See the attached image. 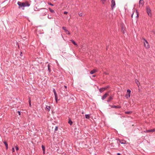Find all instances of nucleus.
Masks as SVG:
<instances>
[{
	"label": "nucleus",
	"instance_id": "f257e3e1",
	"mask_svg": "<svg viewBox=\"0 0 155 155\" xmlns=\"http://www.w3.org/2000/svg\"><path fill=\"white\" fill-rule=\"evenodd\" d=\"M17 4L19 6V8L23 10L24 9L25 7H28L30 5V4L28 3L21 2H18Z\"/></svg>",
	"mask_w": 155,
	"mask_h": 155
},
{
	"label": "nucleus",
	"instance_id": "f03ea898",
	"mask_svg": "<svg viewBox=\"0 0 155 155\" xmlns=\"http://www.w3.org/2000/svg\"><path fill=\"white\" fill-rule=\"evenodd\" d=\"M48 10L45 8L41 9V10L40 11V14L41 16H44L46 15V13L48 12Z\"/></svg>",
	"mask_w": 155,
	"mask_h": 155
},
{
	"label": "nucleus",
	"instance_id": "7ed1b4c3",
	"mask_svg": "<svg viewBox=\"0 0 155 155\" xmlns=\"http://www.w3.org/2000/svg\"><path fill=\"white\" fill-rule=\"evenodd\" d=\"M146 12L148 15L150 17H151L152 15L150 7L149 6H146Z\"/></svg>",
	"mask_w": 155,
	"mask_h": 155
},
{
	"label": "nucleus",
	"instance_id": "20e7f679",
	"mask_svg": "<svg viewBox=\"0 0 155 155\" xmlns=\"http://www.w3.org/2000/svg\"><path fill=\"white\" fill-rule=\"evenodd\" d=\"M131 91L129 89H128L127 91V94L125 95V97L128 99L130 96Z\"/></svg>",
	"mask_w": 155,
	"mask_h": 155
},
{
	"label": "nucleus",
	"instance_id": "39448f33",
	"mask_svg": "<svg viewBox=\"0 0 155 155\" xmlns=\"http://www.w3.org/2000/svg\"><path fill=\"white\" fill-rule=\"evenodd\" d=\"M143 40L144 41V44L145 47L147 48H149L150 46L148 42L145 38H143Z\"/></svg>",
	"mask_w": 155,
	"mask_h": 155
},
{
	"label": "nucleus",
	"instance_id": "423d86ee",
	"mask_svg": "<svg viewBox=\"0 0 155 155\" xmlns=\"http://www.w3.org/2000/svg\"><path fill=\"white\" fill-rule=\"evenodd\" d=\"M62 28L63 29L64 31L67 34H68V35H70L71 34V33L67 29H66V28L65 27H62Z\"/></svg>",
	"mask_w": 155,
	"mask_h": 155
},
{
	"label": "nucleus",
	"instance_id": "0eeeda50",
	"mask_svg": "<svg viewBox=\"0 0 155 155\" xmlns=\"http://www.w3.org/2000/svg\"><path fill=\"white\" fill-rule=\"evenodd\" d=\"M115 5V1L114 0H112L111 7L113 8Z\"/></svg>",
	"mask_w": 155,
	"mask_h": 155
},
{
	"label": "nucleus",
	"instance_id": "6e6552de",
	"mask_svg": "<svg viewBox=\"0 0 155 155\" xmlns=\"http://www.w3.org/2000/svg\"><path fill=\"white\" fill-rule=\"evenodd\" d=\"M109 106H110L111 108H121V107L120 106H117L116 105H109Z\"/></svg>",
	"mask_w": 155,
	"mask_h": 155
},
{
	"label": "nucleus",
	"instance_id": "1a4fd4ad",
	"mask_svg": "<svg viewBox=\"0 0 155 155\" xmlns=\"http://www.w3.org/2000/svg\"><path fill=\"white\" fill-rule=\"evenodd\" d=\"M139 4L140 6H142L143 5V0H140Z\"/></svg>",
	"mask_w": 155,
	"mask_h": 155
},
{
	"label": "nucleus",
	"instance_id": "9d476101",
	"mask_svg": "<svg viewBox=\"0 0 155 155\" xmlns=\"http://www.w3.org/2000/svg\"><path fill=\"white\" fill-rule=\"evenodd\" d=\"M108 95V94L107 93H105L104 95L101 98L102 100H104Z\"/></svg>",
	"mask_w": 155,
	"mask_h": 155
},
{
	"label": "nucleus",
	"instance_id": "9b49d317",
	"mask_svg": "<svg viewBox=\"0 0 155 155\" xmlns=\"http://www.w3.org/2000/svg\"><path fill=\"white\" fill-rule=\"evenodd\" d=\"M155 131V129H153L152 130H148L145 131L144 132L145 133L149 132H153Z\"/></svg>",
	"mask_w": 155,
	"mask_h": 155
},
{
	"label": "nucleus",
	"instance_id": "f8f14e48",
	"mask_svg": "<svg viewBox=\"0 0 155 155\" xmlns=\"http://www.w3.org/2000/svg\"><path fill=\"white\" fill-rule=\"evenodd\" d=\"M119 141L122 144H125L126 143V142L123 140L119 139Z\"/></svg>",
	"mask_w": 155,
	"mask_h": 155
},
{
	"label": "nucleus",
	"instance_id": "ddd939ff",
	"mask_svg": "<svg viewBox=\"0 0 155 155\" xmlns=\"http://www.w3.org/2000/svg\"><path fill=\"white\" fill-rule=\"evenodd\" d=\"M3 143L5 144V145L6 147V150H7L8 148V143L5 141L3 142Z\"/></svg>",
	"mask_w": 155,
	"mask_h": 155
},
{
	"label": "nucleus",
	"instance_id": "4468645a",
	"mask_svg": "<svg viewBox=\"0 0 155 155\" xmlns=\"http://www.w3.org/2000/svg\"><path fill=\"white\" fill-rule=\"evenodd\" d=\"M54 96H55V100L56 101V102H57V101H58V95H57V94L56 93H54Z\"/></svg>",
	"mask_w": 155,
	"mask_h": 155
},
{
	"label": "nucleus",
	"instance_id": "2eb2a0df",
	"mask_svg": "<svg viewBox=\"0 0 155 155\" xmlns=\"http://www.w3.org/2000/svg\"><path fill=\"white\" fill-rule=\"evenodd\" d=\"M97 71L95 70H93L92 71H91L90 74H94V73L96 72Z\"/></svg>",
	"mask_w": 155,
	"mask_h": 155
},
{
	"label": "nucleus",
	"instance_id": "dca6fc26",
	"mask_svg": "<svg viewBox=\"0 0 155 155\" xmlns=\"http://www.w3.org/2000/svg\"><path fill=\"white\" fill-rule=\"evenodd\" d=\"M68 123L71 125V126L73 124L72 121L71 120V119L70 118L69 119V121L68 122Z\"/></svg>",
	"mask_w": 155,
	"mask_h": 155
},
{
	"label": "nucleus",
	"instance_id": "f3484780",
	"mask_svg": "<svg viewBox=\"0 0 155 155\" xmlns=\"http://www.w3.org/2000/svg\"><path fill=\"white\" fill-rule=\"evenodd\" d=\"M71 42L75 45L77 46V44L73 40H71Z\"/></svg>",
	"mask_w": 155,
	"mask_h": 155
},
{
	"label": "nucleus",
	"instance_id": "a211bd4d",
	"mask_svg": "<svg viewBox=\"0 0 155 155\" xmlns=\"http://www.w3.org/2000/svg\"><path fill=\"white\" fill-rule=\"evenodd\" d=\"M113 99V97H110L108 99V100L107 101L108 102H110V101L112 99Z\"/></svg>",
	"mask_w": 155,
	"mask_h": 155
},
{
	"label": "nucleus",
	"instance_id": "6ab92c4d",
	"mask_svg": "<svg viewBox=\"0 0 155 155\" xmlns=\"http://www.w3.org/2000/svg\"><path fill=\"white\" fill-rule=\"evenodd\" d=\"M105 90V89L103 88H101L99 89V91L101 93L103 92Z\"/></svg>",
	"mask_w": 155,
	"mask_h": 155
},
{
	"label": "nucleus",
	"instance_id": "aec40b11",
	"mask_svg": "<svg viewBox=\"0 0 155 155\" xmlns=\"http://www.w3.org/2000/svg\"><path fill=\"white\" fill-rule=\"evenodd\" d=\"M46 109L48 111H50L51 109L50 107L48 106H46Z\"/></svg>",
	"mask_w": 155,
	"mask_h": 155
},
{
	"label": "nucleus",
	"instance_id": "412c9836",
	"mask_svg": "<svg viewBox=\"0 0 155 155\" xmlns=\"http://www.w3.org/2000/svg\"><path fill=\"white\" fill-rule=\"evenodd\" d=\"M49 10L52 13H54V10L52 9L51 8H48Z\"/></svg>",
	"mask_w": 155,
	"mask_h": 155
},
{
	"label": "nucleus",
	"instance_id": "4be33fe9",
	"mask_svg": "<svg viewBox=\"0 0 155 155\" xmlns=\"http://www.w3.org/2000/svg\"><path fill=\"white\" fill-rule=\"evenodd\" d=\"M135 82H136V83L137 84V85L138 86H139V85L140 84V83H139V81L137 79H136L135 80Z\"/></svg>",
	"mask_w": 155,
	"mask_h": 155
},
{
	"label": "nucleus",
	"instance_id": "5701e85b",
	"mask_svg": "<svg viewBox=\"0 0 155 155\" xmlns=\"http://www.w3.org/2000/svg\"><path fill=\"white\" fill-rule=\"evenodd\" d=\"M48 71L49 72H50L51 71V69H50V65L49 64H48Z\"/></svg>",
	"mask_w": 155,
	"mask_h": 155
},
{
	"label": "nucleus",
	"instance_id": "b1692460",
	"mask_svg": "<svg viewBox=\"0 0 155 155\" xmlns=\"http://www.w3.org/2000/svg\"><path fill=\"white\" fill-rule=\"evenodd\" d=\"M85 118L87 119H89L90 118V115L85 114Z\"/></svg>",
	"mask_w": 155,
	"mask_h": 155
},
{
	"label": "nucleus",
	"instance_id": "393cba45",
	"mask_svg": "<svg viewBox=\"0 0 155 155\" xmlns=\"http://www.w3.org/2000/svg\"><path fill=\"white\" fill-rule=\"evenodd\" d=\"M125 114H130L132 113V112L130 111H127L125 112Z\"/></svg>",
	"mask_w": 155,
	"mask_h": 155
},
{
	"label": "nucleus",
	"instance_id": "a878e982",
	"mask_svg": "<svg viewBox=\"0 0 155 155\" xmlns=\"http://www.w3.org/2000/svg\"><path fill=\"white\" fill-rule=\"evenodd\" d=\"M41 147H42L43 151H44L45 150V147L44 145H42L41 146Z\"/></svg>",
	"mask_w": 155,
	"mask_h": 155
},
{
	"label": "nucleus",
	"instance_id": "bb28decb",
	"mask_svg": "<svg viewBox=\"0 0 155 155\" xmlns=\"http://www.w3.org/2000/svg\"><path fill=\"white\" fill-rule=\"evenodd\" d=\"M15 149L16 151H18L19 150V148L18 146L16 145L15 147Z\"/></svg>",
	"mask_w": 155,
	"mask_h": 155
},
{
	"label": "nucleus",
	"instance_id": "cd10ccee",
	"mask_svg": "<svg viewBox=\"0 0 155 155\" xmlns=\"http://www.w3.org/2000/svg\"><path fill=\"white\" fill-rule=\"evenodd\" d=\"M78 15L80 16H82L83 15V14L82 13L79 12L78 13Z\"/></svg>",
	"mask_w": 155,
	"mask_h": 155
},
{
	"label": "nucleus",
	"instance_id": "c85d7f7f",
	"mask_svg": "<svg viewBox=\"0 0 155 155\" xmlns=\"http://www.w3.org/2000/svg\"><path fill=\"white\" fill-rule=\"evenodd\" d=\"M58 127L57 126H56L55 127L54 130H55V131H56L58 130Z\"/></svg>",
	"mask_w": 155,
	"mask_h": 155
},
{
	"label": "nucleus",
	"instance_id": "c756f323",
	"mask_svg": "<svg viewBox=\"0 0 155 155\" xmlns=\"http://www.w3.org/2000/svg\"><path fill=\"white\" fill-rule=\"evenodd\" d=\"M53 92L54 93V94L56 93V91L54 88H53Z\"/></svg>",
	"mask_w": 155,
	"mask_h": 155
},
{
	"label": "nucleus",
	"instance_id": "7c9ffc66",
	"mask_svg": "<svg viewBox=\"0 0 155 155\" xmlns=\"http://www.w3.org/2000/svg\"><path fill=\"white\" fill-rule=\"evenodd\" d=\"M12 151L13 152H14L15 151V148L14 147H13L12 148Z\"/></svg>",
	"mask_w": 155,
	"mask_h": 155
},
{
	"label": "nucleus",
	"instance_id": "2f4dec72",
	"mask_svg": "<svg viewBox=\"0 0 155 155\" xmlns=\"http://www.w3.org/2000/svg\"><path fill=\"white\" fill-rule=\"evenodd\" d=\"M48 4L52 6H54V5L53 4H51V3L50 2H49V3H48Z\"/></svg>",
	"mask_w": 155,
	"mask_h": 155
},
{
	"label": "nucleus",
	"instance_id": "473e14b6",
	"mask_svg": "<svg viewBox=\"0 0 155 155\" xmlns=\"http://www.w3.org/2000/svg\"><path fill=\"white\" fill-rule=\"evenodd\" d=\"M29 106H31V100L30 99H29Z\"/></svg>",
	"mask_w": 155,
	"mask_h": 155
},
{
	"label": "nucleus",
	"instance_id": "72a5a7b5",
	"mask_svg": "<svg viewBox=\"0 0 155 155\" xmlns=\"http://www.w3.org/2000/svg\"><path fill=\"white\" fill-rule=\"evenodd\" d=\"M106 0H102V3L103 4H104V2H105L106 1Z\"/></svg>",
	"mask_w": 155,
	"mask_h": 155
},
{
	"label": "nucleus",
	"instance_id": "f704fd0d",
	"mask_svg": "<svg viewBox=\"0 0 155 155\" xmlns=\"http://www.w3.org/2000/svg\"><path fill=\"white\" fill-rule=\"evenodd\" d=\"M18 114L19 115H20L21 114V111H18Z\"/></svg>",
	"mask_w": 155,
	"mask_h": 155
},
{
	"label": "nucleus",
	"instance_id": "c9c22d12",
	"mask_svg": "<svg viewBox=\"0 0 155 155\" xmlns=\"http://www.w3.org/2000/svg\"><path fill=\"white\" fill-rule=\"evenodd\" d=\"M67 13H68V12H64V14H67Z\"/></svg>",
	"mask_w": 155,
	"mask_h": 155
},
{
	"label": "nucleus",
	"instance_id": "e433bc0d",
	"mask_svg": "<svg viewBox=\"0 0 155 155\" xmlns=\"http://www.w3.org/2000/svg\"><path fill=\"white\" fill-rule=\"evenodd\" d=\"M43 153L44 154H45V150L44 151H43Z\"/></svg>",
	"mask_w": 155,
	"mask_h": 155
},
{
	"label": "nucleus",
	"instance_id": "4c0bfd02",
	"mask_svg": "<svg viewBox=\"0 0 155 155\" xmlns=\"http://www.w3.org/2000/svg\"><path fill=\"white\" fill-rule=\"evenodd\" d=\"M117 155H121V154L120 153H117Z\"/></svg>",
	"mask_w": 155,
	"mask_h": 155
},
{
	"label": "nucleus",
	"instance_id": "58836bf2",
	"mask_svg": "<svg viewBox=\"0 0 155 155\" xmlns=\"http://www.w3.org/2000/svg\"><path fill=\"white\" fill-rule=\"evenodd\" d=\"M48 18L49 19H50L51 18V17H49L48 16Z\"/></svg>",
	"mask_w": 155,
	"mask_h": 155
},
{
	"label": "nucleus",
	"instance_id": "ea45409f",
	"mask_svg": "<svg viewBox=\"0 0 155 155\" xmlns=\"http://www.w3.org/2000/svg\"><path fill=\"white\" fill-rule=\"evenodd\" d=\"M23 38V39L24 40H25V38H26V37H23V38Z\"/></svg>",
	"mask_w": 155,
	"mask_h": 155
},
{
	"label": "nucleus",
	"instance_id": "a19ab883",
	"mask_svg": "<svg viewBox=\"0 0 155 155\" xmlns=\"http://www.w3.org/2000/svg\"><path fill=\"white\" fill-rule=\"evenodd\" d=\"M64 87L66 89L67 88V86H66L65 85Z\"/></svg>",
	"mask_w": 155,
	"mask_h": 155
},
{
	"label": "nucleus",
	"instance_id": "79ce46f5",
	"mask_svg": "<svg viewBox=\"0 0 155 155\" xmlns=\"http://www.w3.org/2000/svg\"><path fill=\"white\" fill-rule=\"evenodd\" d=\"M22 54V52H21V54H20V55L21 56V54Z\"/></svg>",
	"mask_w": 155,
	"mask_h": 155
},
{
	"label": "nucleus",
	"instance_id": "37998d69",
	"mask_svg": "<svg viewBox=\"0 0 155 155\" xmlns=\"http://www.w3.org/2000/svg\"><path fill=\"white\" fill-rule=\"evenodd\" d=\"M93 77H95V75H94L93 76Z\"/></svg>",
	"mask_w": 155,
	"mask_h": 155
},
{
	"label": "nucleus",
	"instance_id": "c03bdc74",
	"mask_svg": "<svg viewBox=\"0 0 155 155\" xmlns=\"http://www.w3.org/2000/svg\"><path fill=\"white\" fill-rule=\"evenodd\" d=\"M133 15V14L132 15V17Z\"/></svg>",
	"mask_w": 155,
	"mask_h": 155
},
{
	"label": "nucleus",
	"instance_id": "a18cd8bd",
	"mask_svg": "<svg viewBox=\"0 0 155 155\" xmlns=\"http://www.w3.org/2000/svg\"><path fill=\"white\" fill-rule=\"evenodd\" d=\"M61 36H62V37H63V36H62V35H61Z\"/></svg>",
	"mask_w": 155,
	"mask_h": 155
}]
</instances>
